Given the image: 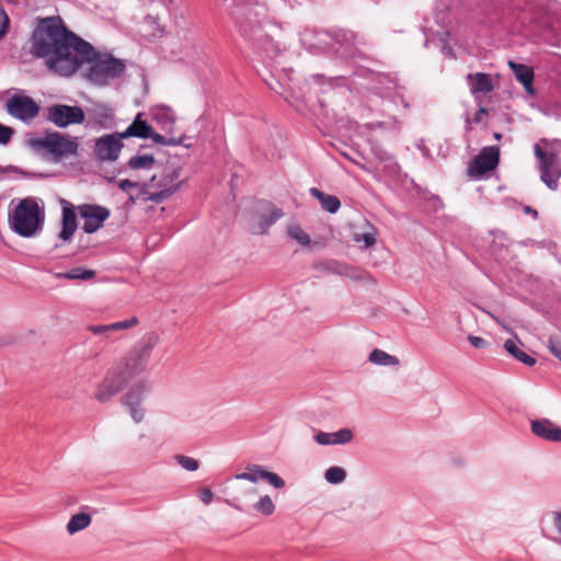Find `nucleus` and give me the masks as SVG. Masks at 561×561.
Wrapping results in <instances>:
<instances>
[{"instance_id": "f257e3e1", "label": "nucleus", "mask_w": 561, "mask_h": 561, "mask_svg": "<svg viewBox=\"0 0 561 561\" xmlns=\"http://www.w3.org/2000/svg\"><path fill=\"white\" fill-rule=\"evenodd\" d=\"M36 22L30 37V53L37 59H45L49 71L65 77L84 39L73 33L59 15L38 16Z\"/></svg>"}, {"instance_id": "f03ea898", "label": "nucleus", "mask_w": 561, "mask_h": 561, "mask_svg": "<svg viewBox=\"0 0 561 561\" xmlns=\"http://www.w3.org/2000/svg\"><path fill=\"white\" fill-rule=\"evenodd\" d=\"M304 42L310 47L345 62L375 60L360 49V46L366 45L364 36L352 30L341 27L306 30Z\"/></svg>"}, {"instance_id": "7ed1b4c3", "label": "nucleus", "mask_w": 561, "mask_h": 561, "mask_svg": "<svg viewBox=\"0 0 561 561\" xmlns=\"http://www.w3.org/2000/svg\"><path fill=\"white\" fill-rule=\"evenodd\" d=\"M83 64L88 65L84 78L96 87H104L110 80L119 78L126 69L125 60L116 58L112 54L102 55L92 44L84 41L76 58L68 66L65 78L75 75Z\"/></svg>"}, {"instance_id": "20e7f679", "label": "nucleus", "mask_w": 561, "mask_h": 561, "mask_svg": "<svg viewBox=\"0 0 561 561\" xmlns=\"http://www.w3.org/2000/svg\"><path fill=\"white\" fill-rule=\"evenodd\" d=\"M60 205L61 229L58 233V238L62 242H70L72 240L78 229V216L83 220L81 229L87 234L99 231L111 216L110 208L99 204L83 203L75 206L69 201L61 199Z\"/></svg>"}, {"instance_id": "39448f33", "label": "nucleus", "mask_w": 561, "mask_h": 561, "mask_svg": "<svg viewBox=\"0 0 561 561\" xmlns=\"http://www.w3.org/2000/svg\"><path fill=\"white\" fill-rule=\"evenodd\" d=\"M25 146H27L34 154L54 163L77 156L79 150L77 137L51 129H45L43 136H38L35 133H27Z\"/></svg>"}, {"instance_id": "423d86ee", "label": "nucleus", "mask_w": 561, "mask_h": 561, "mask_svg": "<svg viewBox=\"0 0 561 561\" xmlns=\"http://www.w3.org/2000/svg\"><path fill=\"white\" fill-rule=\"evenodd\" d=\"M8 224L19 237L32 239L39 236L45 224L44 202L33 196L19 199L15 207L9 209Z\"/></svg>"}, {"instance_id": "0eeeda50", "label": "nucleus", "mask_w": 561, "mask_h": 561, "mask_svg": "<svg viewBox=\"0 0 561 561\" xmlns=\"http://www.w3.org/2000/svg\"><path fill=\"white\" fill-rule=\"evenodd\" d=\"M513 0H449L447 9L456 7L465 18L483 26L497 23L508 3Z\"/></svg>"}, {"instance_id": "6e6552de", "label": "nucleus", "mask_w": 561, "mask_h": 561, "mask_svg": "<svg viewBox=\"0 0 561 561\" xmlns=\"http://www.w3.org/2000/svg\"><path fill=\"white\" fill-rule=\"evenodd\" d=\"M159 342V336L154 332L147 333L129 352V355L119 364L113 366L123 371V376L129 382L140 375L151 356L152 350Z\"/></svg>"}, {"instance_id": "1a4fd4ad", "label": "nucleus", "mask_w": 561, "mask_h": 561, "mask_svg": "<svg viewBox=\"0 0 561 561\" xmlns=\"http://www.w3.org/2000/svg\"><path fill=\"white\" fill-rule=\"evenodd\" d=\"M501 151L497 146L483 147L474 156L467 169V175L476 181L486 180L496 170L500 164Z\"/></svg>"}, {"instance_id": "9d476101", "label": "nucleus", "mask_w": 561, "mask_h": 561, "mask_svg": "<svg viewBox=\"0 0 561 561\" xmlns=\"http://www.w3.org/2000/svg\"><path fill=\"white\" fill-rule=\"evenodd\" d=\"M534 154L538 160L541 182L551 191H557L561 178V165L554 151L542 149L539 144L534 146Z\"/></svg>"}, {"instance_id": "9b49d317", "label": "nucleus", "mask_w": 561, "mask_h": 561, "mask_svg": "<svg viewBox=\"0 0 561 561\" xmlns=\"http://www.w3.org/2000/svg\"><path fill=\"white\" fill-rule=\"evenodd\" d=\"M45 119L57 128L65 129L71 125H82L85 112L80 105L55 103L46 107Z\"/></svg>"}, {"instance_id": "f8f14e48", "label": "nucleus", "mask_w": 561, "mask_h": 561, "mask_svg": "<svg viewBox=\"0 0 561 561\" xmlns=\"http://www.w3.org/2000/svg\"><path fill=\"white\" fill-rule=\"evenodd\" d=\"M150 390V383L141 379L135 382L121 399L123 407L135 423H140L145 419V409L141 404Z\"/></svg>"}, {"instance_id": "ddd939ff", "label": "nucleus", "mask_w": 561, "mask_h": 561, "mask_svg": "<svg viewBox=\"0 0 561 561\" xmlns=\"http://www.w3.org/2000/svg\"><path fill=\"white\" fill-rule=\"evenodd\" d=\"M237 480H248L252 483L263 481L275 490H280L285 486V481L279 474L267 470L264 466L261 465H249L244 472L228 477L225 480L226 489H228L230 484Z\"/></svg>"}, {"instance_id": "4468645a", "label": "nucleus", "mask_w": 561, "mask_h": 561, "mask_svg": "<svg viewBox=\"0 0 561 561\" xmlns=\"http://www.w3.org/2000/svg\"><path fill=\"white\" fill-rule=\"evenodd\" d=\"M5 110L12 117L30 124L38 116L41 106L33 98L16 93L7 100Z\"/></svg>"}, {"instance_id": "2eb2a0df", "label": "nucleus", "mask_w": 561, "mask_h": 561, "mask_svg": "<svg viewBox=\"0 0 561 561\" xmlns=\"http://www.w3.org/2000/svg\"><path fill=\"white\" fill-rule=\"evenodd\" d=\"M125 137L122 131L104 134L94 140V154L102 162H114L119 158L124 148Z\"/></svg>"}, {"instance_id": "dca6fc26", "label": "nucleus", "mask_w": 561, "mask_h": 561, "mask_svg": "<svg viewBox=\"0 0 561 561\" xmlns=\"http://www.w3.org/2000/svg\"><path fill=\"white\" fill-rule=\"evenodd\" d=\"M128 385L119 368L111 367L106 370L102 381L99 383L94 398L101 402H108Z\"/></svg>"}, {"instance_id": "f3484780", "label": "nucleus", "mask_w": 561, "mask_h": 561, "mask_svg": "<svg viewBox=\"0 0 561 561\" xmlns=\"http://www.w3.org/2000/svg\"><path fill=\"white\" fill-rule=\"evenodd\" d=\"M88 125L98 129H112L116 126L115 111L107 104L95 102L87 110Z\"/></svg>"}, {"instance_id": "a211bd4d", "label": "nucleus", "mask_w": 561, "mask_h": 561, "mask_svg": "<svg viewBox=\"0 0 561 561\" xmlns=\"http://www.w3.org/2000/svg\"><path fill=\"white\" fill-rule=\"evenodd\" d=\"M373 90L380 96H388L391 91L396 92V96L400 98L405 108L410 107V103L407 102L403 95L398 91L400 89L397 80L389 73L377 72L373 73Z\"/></svg>"}, {"instance_id": "6ab92c4d", "label": "nucleus", "mask_w": 561, "mask_h": 561, "mask_svg": "<svg viewBox=\"0 0 561 561\" xmlns=\"http://www.w3.org/2000/svg\"><path fill=\"white\" fill-rule=\"evenodd\" d=\"M148 115L161 130L165 133L173 131L176 122V115L171 106L165 104L152 105L148 111Z\"/></svg>"}, {"instance_id": "aec40b11", "label": "nucleus", "mask_w": 561, "mask_h": 561, "mask_svg": "<svg viewBox=\"0 0 561 561\" xmlns=\"http://www.w3.org/2000/svg\"><path fill=\"white\" fill-rule=\"evenodd\" d=\"M531 433L545 440L561 443V427L549 419H537L530 423Z\"/></svg>"}, {"instance_id": "412c9836", "label": "nucleus", "mask_w": 561, "mask_h": 561, "mask_svg": "<svg viewBox=\"0 0 561 561\" xmlns=\"http://www.w3.org/2000/svg\"><path fill=\"white\" fill-rule=\"evenodd\" d=\"M508 66H510V69L512 70L515 79L517 80V82H519L523 85L525 92L528 95L534 96L536 94V89L534 85V80H535L534 69L528 65L512 61V60L508 62Z\"/></svg>"}, {"instance_id": "4be33fe9", "label": "nucleus", "mask_w": 561, "mask_h": 561, "mask_svg": "<svg viewBox=\"0 0 561 561\" xmlns=\"http://www.w3.org/2000/svg\"><path fill=\"white\" fill-rule=\"evenodd\" d=\"M122 134L124 135L125 139L131 137L142 140L151 139L156 145L158 141L157 136L160 135L148 122H142L139 124H129L126 127V129L122 131Z\"/></svg>"}, {"instance_id": "5701e85b", "label": "nucleus", "mask_w": 561, "mask_h": 561, "mask_svg": "<svg viewBox=\"0 0 561 561\" xmlns=\"http://www.w3.org/2000/svg\"><path fill=\"white\" fill-rule=\"evenodd\" d=\"M431 38L432 43L439 47L442 54L446 57L453 58L455 57L454 49L449 44L450 39V28L449 27H438L437 30H433L432 27L425 28Z\"/></svg>"}, {"instance_id": "b1692460", "label": "nucleus", "mask_w": 561, "mask_h": 561, "mask_svg": "<svg viewBox=\"0 0 561 561\" xmlns=\"http://www.w3.org/2000/svg\"><path fill=\"white\" fill-rule=\"evenodd\" d=\"M472 94H488L494 90V83L490 73L477 72L467 76Z\"/></svg>"}, {"instance_id": "393cba45", "label": "nucleus", "mask_w": 561, "mask_h": 561, "mask_svg": "<svg viewBox=\"0 0 561 561\" xmlns=\"http://www.w3.org/2000/svg\"><path fill=\"white\" fill-rule=\"evenodd\" d=\"M310 195L316 198L323 210L329 214H336L341 208V201L337 196L327 194L318 187H311L309 190Z\"/></svg>"}, {"instance_id": "a878e982", "label": "nucleus", "mask_w": 561, "mask_h": 561, "mask_svg": "<svg viewBox=\"0 0 561 561\" xmlns=\"http://www.w3.org/2000/svg\"><path fill=\"white\" fill-rule=\"evenodd\" d=\"M504 350L508 353L510 356H512L515 360L524 364L527 367H533L536 365L537 359L530 355L520 350L517 345V343L511 339H507L504 342Z\"/></svg>"}, {"instance_id": "bb28decb", "label": "nucleus", "mask_w": 561, "mask_h": 561, "mask_svg": "<svg viewBox=\"0 0 561 561\" xmlns=\"http://www.w3.org/2000/svg\"><path fill=\"white\" fill-rule=\"evenodd\" d=\"M313 268L342 276H350V271L353 270V267L350 264L342 263L333 259L317 262L313 264Z\"/></svg>"}, {"instance_id": "cd10ccee", "label": "nucleus", "mask_w": 561, "mask_h": 561, "mask_svg": "<svg viewBox=\"0 0 561 561\" xmlns=\"http://www.w3.org/2000/svg\"><path fill=\"white\" fill-rule=\"evenodd\" d=\"M95 275L96 272L94 270L84 266H78L66 272L57 273L56 277L58 279L68 280H90L93 279Z\"/></svg>"}, {"instance_id": "c85d7f7f", "label": "nucleus", "mask_w": 561, "mask_h": 561, "mask_svg": "<svg viewBox=\"0 0 561 561\" xmlns=\"http://www.w3.org/2000/svg\"><path fill=\"white\" fill-rule=\"evenodd\" d=\"M142 26L146 31L145 36L150 41L161 38L165 34V27L160 23L158 16L148 14L144 20Z\"/></svg>"}, {"instance_id": "c756f323", "label": "nucleus", "mask_w": 561, "mask_h": 561, "mask_svg": "<svg viewBox=\"0 0 561 561\" xmlns=\"http://www.w3.org/2000/svg\"><path fill=\"white\" fill-rule=\"evenodd\" d=\"M268 207V214L260 215L259 231L257 233H265L267 229L273 226L282 216L283 211L280 208L274 206L272 203H266Z\"/></svg>"}, {"instance_id": "7c9ffc66", "label": "nucleus", "mask_w": 561, "mask_h": 561, "mask_svg": "<svg viewBox=\"0 0 561 561\" xmlns=\"http://www.w3.org/2000/svg\"><path fill=\"white\" fill-rule=\"evenodd\" d=\"M255 497L251 499V506L253 511L259 514L270 516L274 513L275 504L270 495H260L259 493H252Z\"/></svg>"}, {"instance_id": "2f4dec72", "label": "nucleus", "mask_w": 561, "mask_h": 561, "mask_svg": "<svg viewBox=\"0 0 561 561\" xmlns=\"http://www.w3.org/2000/svg\"><path fill=\"white\" fill-rule=\"evenodd\" d=\"M184 180L179 181L175 184H171L168 187H162L158 192H151L144 201H150L156 204H160L175 194L184 184Z\"/></svg>"}, {"instance_id": "473e14b6", "label": "nucleus", "mask_w": 561, "mask_h": 561, "mask_svg": "<svg viewBox=\"0 0 561 561\" xmlns=\"http://www.w3.org/2000/svg\"><path fill=\"white\" fill-rule=\"evenodd\" d=\"M156 162L157 160L151 153H137L129 158L127 165L131 170H150L156 164Z\"/></svg>"}, {"instance_id": "72a5a7b5", "label": "nucleus", "mask_w": 561, "mask_h": 561, "mask_svg": "<svg viewBox=\"0 0 561 561\" xmlns=\"http://www.w3.org/2000/svg\"><path fill=\"white\" fill-rule=\"evenodd\" d=\"M92 518L87 513H78L75 514L70 520L68 522L66 528L69 535H75L76 533L85 529L91 524Z\"/></svg>"}, {"instance_id": "f704fd0d", "label": "nucleus", "mask_w": 561, "mask_h": 561, "mask_svg": "<svg viewBox=\"0 0 561 561\" xmlns=\"http://www.w3.org/2000/svg\"><path fill=\"white\" fill-rule=\"evenodd\" d=\"M368 360L378 366H394L399 364L398 357L379 348H375L369 353Z\"/></svg>"}, {"instance_id": "c9c22d12", "label": "nucleus", "mask_w": 561, "mask_h": 561, "mask_svg": "<svg viewBox=\"0 0 561 561\" xmlns=\"http://www.w3.org/2000/svg\"><path fill=\"white\" fill-rule=\"evenodd\" d=\"M442 3V9L439 7L436 8L434 13V21L438 25V27H449L451 20L450 14L453 11H459L456 7L451 9H447L446 5L449 4V0H439Z\"/></svg>"}, {"instance_id": "e433bc0d", "label": "nucleus", "mask_w": 561, "mask_h": 561, "mask_svg": "<svg viewBox=\"0 0 561 561\" xmlns=\"http://www.w3.org/2000/svg\"><path fill=\"white\" fill-rule=\"evenodd\" d=\"M311 79L314 83L324 85L327 82L329 87H347L348 85V76H334L327 78L324 75L316 73L311 76Z\"/></svg>"}, {"instance_id": "4c0bfd02", "label": "nucleus", "mask_w": 561, "mask_h": 561, "mask_svg": "<svg viewBox=\"0 0 561 561\" xmlns=\"http://www.w3.org/2000/svg\"><path fill=\"white\" fill-rule=\"evenodd\" d=\"M136 324H138V318L131 317V318L123 320V321L114 322L110 325H95V327H92L91 330L93 333L98 334V333H102V332L110 331V330L128 329Z\"/></svg>"}, {"instance_id": "58836bf2", "label": "nucleus", "mask_w": 561, "mask_h": 561, "mask_svg": "<svg viewBox=\"0 0 561 561\" xmlns=\"http://www.w3.org/2000/svg\"><path fill=\"white\" fill-rule=\"evenodd\" d=\"M347 472L343 467L332 466L324 472V479L330 484H340L346 479Z\"/></svg>"}, {"instance_id": "ea45409f", "label": "nucleus", "mask_w": 561, "mask_h": 561, "mask_svg": "<svg viewBox=\"0 0 561 561\" xmlns=\"http://www.w3.org/2000/svg\"><path fill=\"white\" fill-rule=\"evenodd\" d=\"M0 173L1 174L14 173V174H20V175H22L24 178H28V179H47V178L50 176L47 173L30 172V171L23 170L20 167L13 165V164H9L7 167H2V171H0Z\"/></svg>"}, {"instance_id": "a19ab883", "label": "nucleus", "mask_w": 561, "mask_h": 561, "mask_svg": "<svg viewBox=\"0 0 561 561\" xmlns=\"http://www.w3.org/2000/svg\"><path fill=\"white\" fill-rule=\"evenodd\" d=\"M191 136H187L185 134L181 135L180 137H167L164 135L157 136V145H163V146H183L186 149L192 148V144H186L185 140L190 139Z\"/></svg>"}, {"instance_id": "79ce46f5", "label": "nucleus", "mask_w": 561, "mask_h": 561, "mask_svg": "<svg viewBox=\"0 0 561 561\" xmlns=\"http://www.w3.org/2000/svg\"><path fill=\"white\" fill-rule=\"evenodd\" d=\"M423 201L425 203V208L430 213H438L444 208V202L440 196L433 194L431 192H425L423 196Z\"/></svg>"}, {"instance_id": "37998d69", "label": "nucleus", "mask_w": 561, "mask_h": 561, "mask_svg": "<svg viewBox=\"0 0 561 561\" xmlns=\"http://www.w3.org/2000/svg\"><path fill=\"white\" fill-rule=\"evenodd\" d=\"M288 236L296 240L302 247H308L311 243V238L298 225H293L288 228Z\"/></svg>"}, {"instance_id": "c03bdc74", "label": "nucleus", "mask_w": 561, "mask_h": 561, "mask_svg": "<svg viewBox=\"0 0 561 561\" xmlns=\"http://www.w3.org/2000/svg\"><path fill=\"white\" fill-rule=\"evenodd\" d=\"M371 229L374 230V232L353 233L352 240L355 243H363V245L360 247L362 250H367L376 243L375 228L371 227Z\"/></svg>"}, {"instance_id": "a18cd8bd", "label": "nucleus", "mask_w": 561, "mask_h": 561, "mask_svg": "<svg viewBox=\"0 0 561 561\" xmlns=\"http://www.w3.org/2000/svg\"><path fill=\"white\" fill-rule=\"evenodd\" d=\"M331 436V445H344L350 443L354 434L350 428H340L336 432L330 434Z\"/></svg>"}, {"instance_id": "49530a36", "label": "nucleus", "mask_w": 561, "mask_h": 561, "mask_svg": "<svg viewBox=\"0 0 561 561\" xmlns=\"http://www.w3.org/2000/svg\"><path fill=\"white\" fill-rule=\"evenodd\" d=\"M182 168L176 167L171 170H165L161 176V179L158 181L157 188L168 187L169 183L174 182L179 179L181 174Z\"/></svg>"}, {"instance_id": "de8ad7c7", "label": "nucleus", "mask_w": 561, "mask_h": 561, "mask_svg": "<svg viewBox=\"0 0 561 561\" xmlns=\"http://www.w3.org/2000/svg\"><path fill=\"white\" fill-rule=\"evenodd\" d=\"M370 151L374 157L380 162H387L393 160V156L390 154L378 141H369Z\"/></svg>"}, {"instance_id": "09e8293b", "label": "nucleus", "mask_w": 561, "mask_h": 561, "mask_svg": "<svg viewBox=\"0 0 561 561\" xmlns=\"http://www.w3.org/2000/svg\"><path fill=\"white\" fill-rule=\"evenodd\" d=\"M175 458H176L178 463L186 471L193 472V471H196L199 467L198 460H196L192 457L184 456V455H178Z\"/></svg>"}, {"instance_id": "8fccbe9b", "label": "nucleus", "mask_w": 561, "mask_h": 561, "mask_svg": "<svg viewBox=\"0 0 561 561\" xmlns=\"http://www.w3.org/2000/svg\"><path fill=\"white\" fill-rule=\"evenodd\" d=\"M11 20L4 9V7L0 3V41L3 39L8 33L10 32Z\"/></svg>"}, {"instance_id": "3c124183", "label": "nucleus", "mask_w": 561, "mask_h": 561, "mask_svg": "<svg viewBox=\"0 0 561 561\" xmlns=\"http://www.w3.org/2000/svg\"><path fill=\"white\" fill-rule=\"evenodd\" d=\"M15 130L14 128L0 123V145L7 146L10 144Z\"/></svg>"}, {"instance_id": "603ef678", "label": "nucleus", "mask_w": 561, "mask_h": 561, "mask_svg": "<svg viewBox=\"0 0 561 561\" xmlns=\"http://www.w3.org/2000/svg\"><path fill=\"white\" fill-rule=\"evenodd\" d=\"M467 340L471 346L478 350L486 348L490 345L485 339L477 335H468Z\"/></svg>"}, {"instance_id": "864d4df0", "label": "nucleus", "mask_w": 561, "mask_h": 561, "mask_svg": "<svg viewBox=\"0 0 561 561\" xmlns=\"http://www.w3.org/2000/svg\"><path fill=\"white\" fill-rule=\"evenodd\" d=\"M330 434L331 433L319 431L316 433L313 438L317 442V444L322 445V446H328V445H331Z\"/></svg>"}, {"instance_id": "5fc2aeb1", "label": "nucleus", "mask_w": 561, "mask_h": 561, "mask_svg": "<svg viewBox=\"0 0 561 561\" xmlns=\"http://www.w3.org/2000/svg\"><path fill=\"white\" fill-rule=\"evenodd\" d=\"M138 185L139 182H135L129 179L119 180L117 183V186L122 192H127L129 188H136Z\"/></svg>"}, {"instance_id": "6e6d98bb", "label": "nucleus", "mask_w": 561, "mask_h": 561, "mask_svg": "<svg viewBox=\"0 0 561 561\" xmlns=\"http://www.w3.org/2000/svg\"><path fill=\"white\" fill-rule=\"evenodd\" d=\"M548 348L550 353L561 362V343L554 342L552 339H549Z\"/></svg>"}, {"instance_id": "4d7b16f0", "label": "nucleus", "mask_w": 561, "mask_h": 561, "mask_svg": "<svg viewBox=\"0 0 561 561\" xmlns=\"http://www.w3.org/2000/svg\"><path fill=\"white\" fill-rule=\"evenodd\" d=\"M488 114V110L483 106H480L479 110L474 113L472 122L476 124H480L484 115Z\"/></svg>"}, {"instance_id": "13d9d810", "label": "nucleus", "mask_w": 561, "mask_h": 561, "mask_svg": "<svg viewBox=\"0 0 561 561\" xmlns=\"http://www.w3.org/2000/svg\"><path fill=\"white\" fill-rule=\"evenodd\" d=\"M137 187L139 188L138 196H144V198L147 197L151 193L148 190L149 183H147V182H142V183L139 182V185Z\"/></svg>"}, {"instance_id": "bf43d9fd", "label": "nucleus", "mask_w": 561, "mask_h": 561, "mask_svg": "<svg viewBox=\"0 0 561 561\" xmlns=\"http://www.w3.org/2000/svg\"><path fill=\"white\" fill-rule=\"evenodd\" d=\"M553 523L558 533L561 535V512L553 513ZM559 542L561 543V540Z\"/></svg>"}, {"instance_id": "052dcab7", "label": "nucleus", "mask_w": 561, "mask_h": 561, "mask_svg": "<svg viewBox=\"0 0 561 561\" xmlns=\"http://www.w3.org/2000/svg\"><path fill=\"white\" fill-rule=\"evenodd\" d=\"M523 210H524L525 214L530 215L534 219H538V217H539L538 210L533 208L529 205L524 206Z\"/></svg>"}, {"instance_id": "680f3d73", "label": "nucleus", "mask_w": 561, "mask_h": 561, "mask_svg": "<svg viewBox=\"0 0 561 561\" xmlns=\"http://www.w3.org/2000/svg\"><path fill=\"white\" fill-rule=\"evenodd\" d=\"M199 494H201V501L205 505H208L209 503H211L213 497H214V493H199Z\"/></svg>"}, {"instance_id": "e2e57ef3", "label": "nucleus", "mask_w": 561, "mask_h": 561, "mask_svg": "<svg viewBox=\"0 0 561 561\" xmlns=\"http://www.w3.org/2000/svg\"><path fill=\"white\" fill-rule=\"evenodd\" d=\"M145 115L146 114L144 112H138L130 124H139L142 122H148L147 119L144 118Z\"/></svg>"}, {"instance_id": "0e129e2a", "label": "nucleus", "mask_w": 561, "mask_h": 561, "mask_svg": "<svg viewBox=\"0 0 561 561\" xmlns=\"http://www.w3.org/2000/svg\"><path fill=\"white\" fill-rule=\"evenodd\" d=\"M424 35H425L424 47H428V45L432 43V38L425 28H424Z\"/></svg>"}, {"instance_id": "69168bd1", "label": "nucleus", "mask_w": 561, "mask_h": 561, "mask_svg": "<svg viewBox=\"0 0 561 561\" xmlns=\"http://www.w3.org/2000/svg\"><path fill=\"white\" fill-rule=\"evenodd\" d=\"M156 181H157V175H152L150 178V181L148 182L149 186L157 187L158 182H156Z\"/></svg>"}, {"instance_id": "338daca9", "label": "nucleus", "mask_w": 561, "mask_h": 561, "mask_svg": "<svg viewBox=\"0 0 561 561\" xmlns=\"http://www.w3.org/2000/svg\"><path fill=\"white\" fill-rule=\"evenodd\" d=\"M493 137H494L495 140L500 141L502 139L503 135L501 133H499V131H495L493 134Z\"/></svg>"}, {"instance_id": "774afa93", "label": "nucleus", "mask_w": 561, "mask_h": 561, "mask_svg": "<svg viewBox=\"0 0 561 561\" xmlns=\"http://www.w3.org/2000/svg\"><path fill=\"white\" fill-rule=\"evenodd\" d=\"M137 198H138V197H135V196H133V195H129V198H128V199H129V202H130L131 204H136Z\"/></svg>"}]
</instances>
